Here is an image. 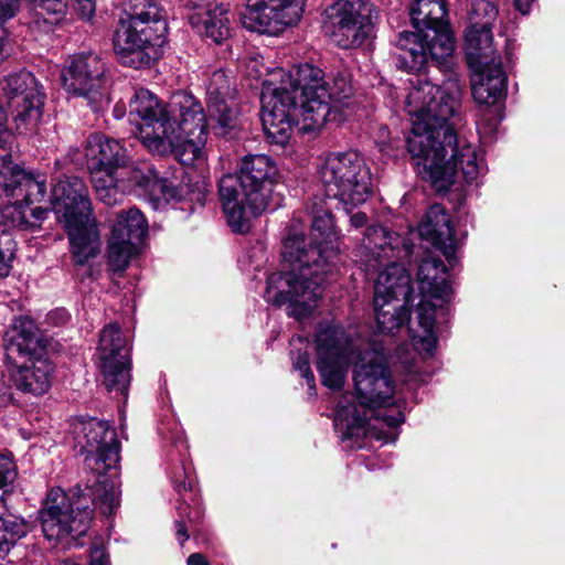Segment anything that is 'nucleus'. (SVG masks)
<instances>
[{
	"mask_svg": "<svg viewBox=\"0 0 565 565\" xmlns=\"http://www.w3.org/2000/svg\"><path fill=\"white\" fill-rule=\"evenodd\" d=\"M17 466L10 455L0 454V490L12 484L17 478Z\"/></svg>",
	"mask_w": 565,
	"mask_h": 565,
	"instance_id": "e433bc0d",
	"label": "nucleus"
},
{
	"mask_svg": "<svg viewBox=\"0 0 565 565\" xmlns=\"http://www.w3.org/2000/svg\"><path fill=\"white\" fill-rule=\"evenodd\" d=\"M1 89L19 135L36 131L43 115L45 94L34 75L25 70L11 73L1 82Z\"/></svg>",
	"mask_w": 565,
	"mask_h": 565,
	"instance_id": "f3484780",
	"label": "nucleus"
},
{
	"mask_svg": "<svg viewBox=\"0 0 565 565\" xmlns=\"http://www.w3.org/2000/svg\"><path fill=\"white\" fill-rule=\"evenodd\" d=\"M194 493L192 497H183V502L178 508L180 519L175 520L174 524L177 529L175 535L181 545L189 540V530L193 531V526L198 524L203 516V510L199 503L194 501Z\"/></svg>",
	"mask_w": 565,
	"mask_h": 565,
	"instance_id": "c756f323",
	"label": "nucleus"
},
{
	"mask_svg": "<svg viewBox=\"0 0 565 565\" xmlns=\"http://www.w3.org/2000/svg\"><path fill=\"white\" fill-rule=\"evenodd\" d=\"M302 13V0H247L241 12L246 30L278 34L297 23Z\"/></svg>",
	"mask_w": 565,
	"mask_h": 565,
	"instance_id": "aec40b11",
	"label": "nucleus"
},
{
	"mask_svg": "<svg viewBox=\"0 0 565 565\" xmlns=\"http://www.w3.org/2000/svg\"><path fill=\"white\" fill-rule=\"evenodd\" d=\"M179 117L172 109V98L164 105L149 89H136L129 102L128 119L135 125L132 134L149 148L156 141L159 127L167 128Z\"/></svg>",
	"mask_w": 565,
	"mask_h": 565,
	"instance_id": "6ab92c4d",
	"label": "nucleus"
},
{
	"mask_svg": "<svg viewBox=\"0 0 565 565\" xmlns=\"http://www.w3.org/2000/svg\"><path fill=\"white\" fill-rule=\"evenodd\" d=\"M15 243L11 235L4 230L0 233V277L9 274L11 260L14 257Z\"/></svg>",
	"mask_w": 565,
	"mask_h": 565,
	"instance_id": "f704fd0d",
	"label": "nucleus"
},
{
	"mask_svg": "<svg viewBox=\"0 0 565 565\" xmlns=\"http://www.w3.org/2000/svg\"><path fill=\"white\" fill-rule=\"evenodd\" d=\"M465 51L468 64L475 70L472 77L473 99L484 105L479 132L481 136L494 135L503 119L500 100L507 92V75L501 58L492 47V32L487 24H470L465 33Z\"/></svg>",
	"mask_w": 565,
	"mask_h": 565,
	"instance_id": "1a4fd4ad",
	"label": "nucleus"
},
{
	"mask_svg": "<svg viewBox=\"0 0 565 565\" xmlns=\"http://www.w3.org/2000/svg\"><path fill=\"white\" fill-rule=\"evenodd\" d=\"M417 280L420 289V301L416 308L417 323L423 329L424 335L418 337L419 348L428 354L437 348V337L434 331L436 302L440 306L449 302L451 295L450 276L441 259L433 256L424 258L417 271Z\"/></svg>",
	"mask_w": 565,
	"mask_h": 565,
	"instance_id": "2eb2a0df",
	"label": "nucleus"
},
{
	"mask_svg": "<svg viewBox=\"0 0 565 565\" xmlns=\"http://www.w3.org/2000/svg\"><path fill=\"white\" fill-rule=\"evenodd\" d=\"M292 367L298 371L309 386L310 391L316 390L315 375L310 367L309 352L307 350L291 351Z\"/></svg>",
	"mask_w": 565,
	"mask_h": 565,
	"instance_id": "72a5a7b5",
	"label": "nucleus"
},
{
	"mask_svg": "<svg viewBox=\"0 0 565 565\" xmlns=\"http://www.w3.org/2000/svg\"><path fill=\"white\" fill-rule=\"evenodd\" d=\"M7 360L13 364L11 380L14 386L34 396L49 391L54 366L44 358L46 344L34 321L15 317L4 333Z\"/></svg>",
	"mask_w": 565,
	"mask_h": 565,
	"instance_id": "9b49d317",
	"label": "nucleus"
},
{
	"mask_svg": "<svg viewBox=\"0 0 565 565\" xmlns=\"http://www.w3.org/2000/svg\"><path fill=\"white\" fill-rule=\"evenodd\" d=\"M311 236L289 235L282 245L288 270L270 274L264 298L274 307L286 306L287 315L297 320L308 318L321 298V286L337 270L339 233L329 207L311 206Z\"/></svg>",
	"mask_w": 565,
	"mask_h": 565,
	"instance_id": "20e7f679",
	"label": "nucleus"
},
{
	"mask_svg": "<svg viewBox=\"0 0 565 565\" xmlns=\"http://www.w3.org/2000/svg\"><path fill=\"white\" fill-rule=\"evenodd\" d=\"M367 216L363 212H358L355 214H352L350 217V224L354 228L363 227L366 224Z\"/></svg>",
	"mask_w": 565,
	"mask_h": 565,
	"instance_id": "a19ab883",
	"label": "nucleus"
},
{
	"mask_svg": "<svg viewBox=\"0 0 565 565\" xmlns=\"http://www.w3.org/2000/svg\"><path fill=\"white\" fill-rule=\"evenodd\" d=\"M25 534L24 520L0 507V557L7 555Z\"/></svg>",
	"mask_w": 565,
	"mask_h": 565,
	"instance_id": "c85d7f7f",
	"label": "nucleus"
},
{
	"mask_svg": "<svg viewBox=\"0 0 565 565\" xmlns=\"http://www.w3.org/2000/svg\"><path fill=\"white\" fill-rule=\"evenodd\" d=\"M109 555L103 545H94L90 548L89 565H109Z\"/></svg>",
	"mask_w": 565,
	"mask_h": 565,
	"instance_id": "4c0bfd02",
	"label": "nucleus"
},
{
	"mask_svg": "<svg viewBox=\"0 0 565 565\" xmlns=\"http://www.w3.org/2000/svg\"><path fill=\"white\" fill-rule=\"evenodd\" d=\"M125 113H126V109H125V106L124 105H119V104H116L114 109H113V114H114V117L117 118V119H120L125 116Z\"/></svg>",
	"mask_w": 565,
	"mask_h": 565,
	"instance_id": "c03bdc74",
	"label": "nucleus"
},
{
	"mask_svg": "<svg viewBox=\"0 0 565 565\" xmlns=\"http://www.w3.org/2000/svg\"><path fill=\"white\" fill-rule=\"evenodd\" d=\"M70 319V313L63 308L55 309L47 315L49 322L54 326L65 324Z\"/></svg>",
	"mask_w": 565,
	"mask_h": 565,
	"instance_id": "ea45409f",
	"label": "nucleus"
},
{
	"mask_svg": "<svg viewBox=\"0 0 565 565\" xmlns=\"http://www.w3.org/2000/svg\"><path fill=\"white\" fill-rule=\"evenodd\" d=\"M167 34L166 12L156 1L127 0L114 33V52L125 66L148 67L163 55Z\"/></svg>",
	"mask_w": 565,
	"mask_h": 565,
	"instance_id": "6e6552de",
	"label": "nucleus"
},
{
	"mask_svg": "<svg viewBox=\"0 0 565 565\" xmlns=\"http://www.w3.org/2000/svg\"><path fill=\"white\" fill-rule=\"evenodd\" d=\"M19 10V0H0V21H6L15 15ZM6 29L0 23V62L8 55L6 51Z\"/></svg>",
	"mask_w": 565,
	"mask_h": 565,
	"instance_id": "c9c22d12",
	"label": "nucleus"
},
{
	"mask_svg": "<svg viewBox=\"0 0 565 565\" xmlns=\"http://www.w3.org/2000/svg\"><path fill=\"white\" fill-rule=\"evenodd\" d=\"M35 15L43 18L49 24H55L63 19L66 13V0H30Z\"/></svg>",
	"mask_w": 565,
	"mask_h": 565,
	"instance_id": "2f4dec72",
	"label": "nucleus"
},
{
	"mask_svg": "<svg viewBox=\"0 0 565 565\" xmlns=\"http://www.w3.org/2000/svg\"><path fill=\"white\" fill-rule=\"evenodd\" d=\"M85 157L90 170L100 173H129L132 167H128L129 156L124 146L115 139L103 134H92L85 146Z\"/></svg>",
	"mask_w": 565,
	"mask_h": 565,
	"instance_id": "5701e85b",
	"label": "nucleus"
},
{
	"mask_svg": "<svg viewBox=\"0 0 565 565\" xmlns=\"http://www.w3.org/2000/svg\"><path fill=\"white\" fill-rule=\"evenodd\" d=\"M188 565H211L205 556L200 553H193L188 557Z\"/></svg>",
	"mask_w": 565,
	"mask_h": 565,
	"instance_id": "79ce46f5",
	"label": "nucleus"
},
{
	"mask_svg": "<svg viewBox=\"0 0 565 565\" xmlns=\"http://www.w3.org/2000/svg\"><path fill=\"white\" fill-rule=\"evenodd\" d=\"M414 244L408 238L388 232L381 225L367 226L356 256L367 273L379 271L374 297L384 299L415 298L411 274L405 265L411 262Z\"/></svg>",
	"mask_w": 565,
	"mask_h": 565,
	"instance_id": "9d476101",
	"label": "nucleus"
},
{
	"mask_svg": "<svg viewBox=\"0 0 565 565\" xmlns=\"http://www.w3.org/2000/svg\"><path fill=\"white\" fill-rule=\"evenodd\" d=\"M535 0H514V3L518 11H520L522 14H527L531 9V4Z\"/></svg>",
	"mask_w": 565,
	"mask_h": 565,
	"instance_id": "37998d69",
	"label": "nucleus"
},
{
	"mask_svg": "<svg viewBox=\"0 0 565 565\" xmlns=\"http://www.w3.org/2000/svg\"><path fill=\"white\" fill-rule=\"evenodd\" d=\"M468 14L470 24H487L491 28L498 15V8L493 0H475Z\"/></svg>",
	"mask_w": 565,
	"mask_h": 565,
	"instance_id": "473e14b6",
	"label": "nucleus"
},
{
	"mask_svg": "<svg viewBox=\"0 0 565 565\" xmlns=\"http://www.w3.org/2000/svg\"><path fill=\"white\" fill-rule=\"evenodd\" d=\"M329 18L331 36L342 49L361 45L373 32L371 8L364 0H340Z\"/></svg>",
	"mask_w": 565,
	"mask_h": 565,
	"instance_id": "412c9836",
	"label": "nucleus"
},
{
	"mask_svg": "<svg viewBox=\"0 0 565 565\" xmlns=\"http://www.w3.org/2000/svg\"><path fill=\"white\" fill-rule=\"evenodd\" d=\"M234 96L235 88L226 72L213 71L206 81V119L215 121L213 129L218 136L232 137L237 127Z\"/></svg>",
	"mask_w": 565,
	"mask_h": 565,
	"instance_id": "4be33fe9",
	"label": "nucleus"
},
{
	"mask_svg": "<svg viewBox=\"0 0 565 565\" xmlns=\"http://www.w3.org/2000/svg\"><path fill=\"white\" fill-rule=\"evenodd\" d=\"M77 3V11L82 19L90 20L96 10L95 0H75Z\"/></svg>",
	"mask_w": 565,
	"mask_h": 565,
	"instance_id": "58836bf2",
	"label": "nucleus"
},
{
	"mask_svg": "<svg viewBox=\"0 0 565 565\" xmlns=\"http://www.w3.org/2000/svg\"><path fill=\"white\" fill-rule=\"evenodd\" d=\"M97 198L106 205L117 204L125 190H135L148 196L154 210H163L168 205L192 213L196 206L202 207L206 200V184L198 181L195 189L173 186L166 179H160L149 164L134 167L129 173L94 172L92 177Z\"/></svg>",
	"mask_w": 565,
	"mask_h": 565,
	"instance_id": "0eeeda50",
	"label": "nucleus"
},
{
	"mask_svg": "<svg viewBox=\"0 0 565 565\" xmlns=\"http://www.w3.org/2000/svg\"><path fill=\"white\" fill-rule=\"evenodd\" d=\"M105 72V63L98 54L94 52L75 54L62 71L63 88L74 96L85 98L94 111H99L110 100V83Z\"/></svg>",
	"mask_w": 565,
	"mask_h": 565,
	"instance_id": "dca6fc26",
	"label": "nucleus"
},
{
	"mask_svg": "<svg viewBox=\"0 0 565 565\" xmlns=\"http://www.w3.org/2000/svg\"><path fill=\"white\" fill-rule=\"evenodd\" d=\"M148 234V222L140 210L130 207L120 211L111 227V235L140 244Z\"/></svg>",
	"mask_w": 565,
	"mask_h": 565,
	"instance_id": "bb28decb",
	"label": "nucleus"
},
{
	"mask_svg": "<svg viewBox=\"0 0 565 565\" xmlns=\"http://www.w3.org/2000/svg\"><path fill=\"white\" fill-rule=\"evenodd\" d=\"M75 449L93 473L86 489L100 501V512L111 515L120 505L118 463L120 445L114 428L96 418L81 420L74 428Z\"/></svg>",
	"mask_w": 565,
	"mask_h": 565,
	"instance_id": "423d86ee",
	"label": "nucleus"
},
{
	"mask_svg": "<svg viewBox=\"0 0 565 565\" xmlns=\"http://www.w3.org/2000/svg\"><path fill=\"white\" fill-rule=\"evenodd\" d=\"M171 440L177 448L179 455V463L171 471V481L177 492L183 497H192L193 494V479L191 465L185 459L188 450L186 440L183 431L178 429L171 435Z\"/></svg>",
	"mask_w": 565,
	"mask_h": 565,
	"instance_id": "cd10ccee",
	"label": "nucleus"
},
{
	"mask_svg": "<svg viewBox=\"0 0 565 565\" xmlns=\"http://www.w3.org/2000/svg\"><path fill=\"white\" fill-rule=\"evenodd\" d=\"M172 109L179 111V117L167 128L159 127L160 135L148 149L159 154L172 151L181 164L203 170L207 119L201 103L190 93L177 92L172 95Z\"/></svg>",
	"mask_w": 565,
	"mask_h": 565,
	"instance_id": "f8f14e48",
	"label": "nucleus"
},
{
	"mask_svg": "<svg viewBox=\"0 0 565 565\" xmlns=\"http://www.w3.org/2000/svg\"><path fill=\"white\" fill-rule=\"evenodd\" d=\"M414 32L402 31L396 39L401 53L398 68L413 73L406 110L413 118L407 150L415 164L439 189L450 188L459 177L470 183L484 172L476 147L459 137L449 119L456 115L461 89L457 78L433 84L423 73L430 60L448 67L455 50V38L447 19L445 0H414L409 8Z\"/></svg>",
	"mask_w": 565,
	"mask_h": 565,
	"instance_id": "f257e3e1",
	"label": "nucleus"
},
{
	"mask_svg": "<svg viewBox=\"0 0 565 565\" xmlns=\"http://www.w3.org/2000/svg\"><path fill=\"white\" fill-rule=\"evenodd\" d=\"M415 298H411V300L404 298L397 299H384L381 294L379 297H373V308L375 312V319L377 329L382 333L394 334L398 332L404 327H407V331L409 337L414 342V347L419 351L425 353L426 356H431L426 351L419 348L417 337L415 339L414 334H418L419 337L424 335L422 327L418 324V329H414L412 326L407 324L411 322V307L414 303Z\"/></svg>",
	"mask_w": 565,
	"mask_h": 565,
	"instance_id": "b1692460",
	"label": "nucleus"
},
{
	"mask_svg": "<svg viewBox=\"0 0 565 565\" xmlns=\"http://www.w3.org/2000/svg\"><path fill=\"white\" fill-rule=\"evenodd\" d=\"M189 23L200 36L215 44H223L232 34L230 10L223 3L195 8L189 15Z\"/></svg>",
	"mask_w": 565,
	"mask_h": 565,
	"instance_id": "a878e982",
	"label": "nucleus"
},
{
	"mask_svg": "<svg viewBox=\"0 0 565 565\" xmlns=\"http://www.w3.org/2000/svg\"><path fill=\"white\" fill-rule=\"evenodd\" d=\"M277 168L266 154L242 158L236 175H224L218 183L223 213L233 232L245 233L249 221L278 203H271Z\"/></svg>",
	"mask_w": 565,
	"mask_h": 565,
	"instance_id": "39448f33",
	"label": "nucleus"
},
{
	"mask_svg": "<svg viewBox=\"0 0 565 565\" xmlns=\"http://www.w3.org/2000/svg\"><path fill=\"white\" fill-rule=\"evenodd\" d=\"M315 342L317 370L330 390L343 387L348 366L354 364L358 402L345 393L334 413L333 425L341 441L349 448H362L365 437L395 443L405 416L394 397L395 383L384 349L370 343L362 348L339 326H321Z\"/></svg>",
	"mask_w": 565,
	"mask_h": 565,
	"instance_id": "f03ea898",
	"label": "nucleus"
},
{
	"mask_svg": "<svg viewBox=\"0 0 565 565\" xmlns=\"http://www.w3.org/2000/svg\"><path fill=\"white\" fill-rule=\"evenodd\" d=\"M78 490L81 494L73 502L61 488L51 489L40 510L42 532L53 545H68L86 534L93 516L88 501L100 510V501L89 495L86 487Z\"/></svg>",
	"mask_w": 565,
	"mask_h": 565,
	"instance_id": "ddd939ff",
	"label": "nucleus"
},
{
	"mask_svg": "<svg viewBox=\"0 0 565 565\" xmlns=\"http://www.w3.org/2000/svg\"><path fill=\"white\" fill-rule=\"evenodd\" d=\"M138 244L110 235L107 248V263L116 273H122L129 266L137 252Z\"/></svg>",
	"mask_w": 565,
	"mask_h": 565,
	"instance_id": "7c9ffc66",
	"label": "nucleus"
},
{
	"mask_svg": "<svg viewBox=\"0 0 565 565\" xmlns=\"http://www.w3.org/2000/svg\"><path fill=\"white\" fill-rule=\"evenodd\" d=\"M327 196L335 199L350 214L372 193L370 168L355 151L329 153L319 169Z\"/></svg>",
	"mask_w": 565,
	"mask_h": 565,
	"instance_id": "4468645a",
	"label": "nucleus"
},
{
	"mask_svg": "<svg viewBox=\"0 0 565 565\" xmlns=\"http://www.w3.org/2000/svg\"><path fill=\"white\" fill-rule=\"evenodd\" d=\"M58 565H79V564L72 562L70 559H64V561H61Z\"/></svg>",
	"mask_w": 565,
	"mask_h": 565,
	"instance_id": "49530a36",
	"label": "nucleus"
},
{
	"mask_svg": "<svg viewBox=\"0 0 565 565\" xmlns=\"http://www.w3.org/2000/svg\"><path fill=\"white\" fill-rule=\"evenodd\" d=\"M381 151L384 152L385 154L390 156V157L396 158L398 156V152L391 153L386 147H382Z\"/></svg>",
	"mask_w": 565,
	"mask_h": 565,
	"instance_id": "a18cd8bd",
	"label": "nucleus"
},
{
	"mask_svg": "<svg viewBox=\"0 0 565 565\" xmlns=\"http://www.w3.org/2000/svg\"><path fill=\"white\" fill-rule=\"evenodd\" d=\"M127 338L117 323H109L99 334L97 356L104 382L109 392L127 398L130 385V358Z\"/></svg>",
	"mask_w": 565,
	"mask_h": 565,
	"instance_id": "a211bd4d",
	"label": "nucleus"
},
{
	"mask_svg": "<svg viewBox=\"0 0 565 565\" xmlns=\"http://www.w3.org/2000/svg\"><path fill=\"white\" fill-rule=\"evenodd\" d=\"M273 75L280 82L265 81L260 96L262 125L271 143L286 145L294 126L306 134L319 130L328 120L345 119L344 108L353 95L348 73L338 72L330 84L321 68L303 63Z\"/></svg>",
	"mask_w": 565,
	"mask_h": 565,
	"instance_id": "7ed1b4c3",
	"label": "nucleus"
},
{
	"mask_svg": "<svg viewBox=\"0 0 565 565\" xmlns=\"http://www.w3.org/2000/svg\"><path fill=\"white\" fill-rule=\"evenodd\" d=\"M419 235L431 243L443 253L448 264L455 267L457 264V243L446 209L440 204H433L422 218L418 227Z\"/></svg>",
	"mask_w": 565,
	"mask_h": 565,
	"instance_id": "393cba45",
	"label": "nucleus"
}]
</instances>
